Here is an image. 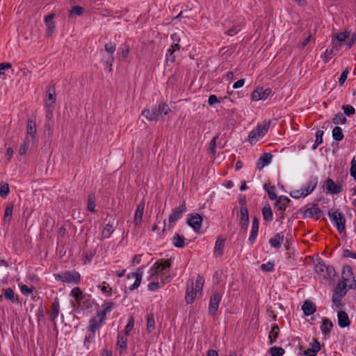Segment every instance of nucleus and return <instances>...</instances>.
I'll return each instance as SVG.
<instances>
[{
  "label": "nucleus",
  "mask_w": 356,
  "mask_h": 356,
  "mask_svg": "<svg viewBox=\"0 0 356 356\" xmlns=\"http://www.w3.org/2000/svg\"><path fill=\"white\" fill-rule=\"evenodd\" d=\"M70 296L75 298L79 305L81 304L82 300L84 298L83 292L79 287L74 288L70 292Z\"/></svg>",
  "instance_id": "nucleus-37"
},
{
  "label": "nucleus",
  "mask_w": 356,
  "mask_h": 356,
  "mask_svg": "<svg viewBox=\"0 0 356 356\" xmlns=\"http://www.w3.org/2000/svg\"><path fill=\"white\" fill-rule=\"evenodd\" d=\"M3 296L6 300H10L13 303L18 300L17 296L11 288H7L3 290Z\"/></svg>",
  "instance_id": "nucleus-36"
},
{
  "label": "nucleus",
  "mask_w": 356,
  "mask_h": 356,
  "mask_svg": "<svg viewBox=\"0 0 356 356\" xmlns=\"http://www.w3.org/2000/svg\"><path fill=\"white\" fill-rule=\"evenodd\" d=\"M186 211V207L185 202H184L178 207L172 210L168 218L169 223L174 224L179 219H180L183 213H184Z\"/></svg>",
  "instance_id": "nucleus-17"
},
{
  "label": "nucleus",
  "mask_w": 356,
  "mask_h": 356,
  "mask_svg": "<svg viewBox=\"0 0 356 356\" xmlns=\"http://www.w3.org/2000/svg\"><path fill=\"white\" fill-rule=\"evenodd\" d=\"M60 313V303L58 298H56L51 304V312L49 314L51 321H54Z\"/></svg>",
  "instance_id": "nucleus-27"
},
{
  "label": "nucleus",
  "mask_w": 356,
  "mask_h": 356,
  "mask_svg": "<svg viewBox=\"0 0 356 356\" xmlns=\"http://www.w3.org/2000/svg\"><path fill=\"white\" fill-rule=\"evenodd\" d=\"M105 51L108 54V57L106 60L104 61V65L106 68L108 69V71H112V65L114 62L113 54L116 49V44L113 42H108L105 44Z\"/></svg>",
  "instance_id": "nucleus-9"
},
{
  "label": "nucleus",
  "mask_w": 356,
  "mask_h": 356,
  "mask_svg": "<svg viewBox=\"0 0 356 356\" xmlns=\"http://www.w3.org/2000/svg\"><path fill=\"white\" fill-rule=\"evenodd\" d=\"M344 296L345 295H343V293L341 294L338 293L337 292H334L332 297V300L335 307L338 308L341 307V300Z\"/></svg>",
  "instance_id": "nucleus-52"
},
{
  "label": "nucleus",
  "mask_w": 356,
  "mask_h": 356,
  "mask_svg": "<svg viewBox=\"0 0 356 356\" xmlns=\"http://www.w3.org/2000/svg\"><path fill=\"white\" fill-rule=\"evenodd\" d=\"M324 131L322 130H318L316 133V140L312 146V149H316L323 143V136Z\"/></svg>",
  "instance_id": "nucleus-50"
},
{
  "label": "nucleus",
  "mask_w": 356,
  "mask_h": 356,
  "mask_svg": "<svg viewBox=\"0 0 356 356\" xmlns=\"http://www.w3.org/2000/svg\"><path fill=\"white\" fill-rule=\"evenodd\" d=\"M348 289H350L349 286L345 285V283L341 281L340 282L338 283L334 290V292L346 295Z\"/></svg>",
  "instance_id": "nucleus-55"
},
{
  "label": "nucleus",
  "mask_w": 356,
  "mask_h": 356,
  "mask_svg": "<svg viewBox=\"0 0 356 356\" xmlns=\"http://www.w3.org/2000/svg\"><path fill=\"white\" fill-rule=\"evenodd\" d=\"M218 138V136H216L212 138L210 142L209 147L208 148V152L211 154H216V141Z\"/></svg>",
  "instance_id": "nucleus-61"
},
{
  "label": "nucleus",
  "mask_w": 356,
  "mask_h": 356,
  "mask_svg": "<svg viewBox=\"0 0 356 356\" xmlns=\"http://www.w3.org/2000/svg\"><path fill=\"white\" fill-rule=\"evenodd\" d=\"M336 51L334 49H333V47H332V49H326L323 57V59L324 62L326 63H327L333 56V53Z\"/></svg>",
  "instance_id": "nucleus-62"
},
{
  "label": "nucleus",
  "mask_w": 356,
  "mask_h": 356,
  "mask_svg": "<svg viewBox=\"0 0 356 356\" xmlns=\"http://www.w3.org/2000/svg\"><path fill=\"white\" fill-rule=\"evenodd\" d=\"M325 268L326 265L321 261H318L315 264V270L316 273L322 275L323 277H326V275L325 273Z\"/></svg>",
  "instance_id": "nucleus-44"
},
{
  "label": "nucleus",
  "mask_w": 356,
  "mask_h": 356,
  "mask_svg": "<svg viewBox=\"0 0 356 356\" xmlns=\"http://www.w3.org/2000/svg\"><path fill=\"white\" fill-rule=\"evenodd\" d=\"M332 326V323L330 320L324 319L321 325V330L324 334H326L331 331Z\"/></svg>",
  "instance_id": "nucleus-42"
},
{
  "label": "nucleus",
  "mask_w": 356,
  "mask_h": 356,
  "mask_svg": "<svg viewBox=\"0 0 356 356\" xmlns=\"http://www.w3.org/2000/svg\"><path fill=\"white\" fill-rule=\"evenodd\" d=\"M259 224L258 220L256 218H254L252 220V229L250 236L248 238V241L250 244H253L257 237L259 232Z\"/></svg>",
  "instance_id": "nucleus-26"
},
{
  "label": "nucleus",
  "mask_w": 356,
  "mask_h": 356,
  "mask_svg": "<svg viewBox=\"0 0 356 356\" xmlns=\"http://www.w3.org/2000/svg\"><path fill=\"white\" fill-rule=\"evenodd\" d=\"M47 97L45 101V106L47 110V117L51 118L52 115V111L54 108L56 102V92L54 89H48Z\"/></svg>",
  "instance_id": "nucleus-15"
},
{
  "label": "nucleus",
  "mask_w": 356,
  "mask_h": 356,
  "mask_svg": "<svg viewBox=\"0 0 356 356\" xmlns=\"http://www.w3.org/2000/svg\"><path fill=\"white\" fill-rule=\"evenodd\" d=\"M302 310L305 315L310 316L316 312V307L312 301L305 300L302 306Z\"/></svg>",
  "instance_id": "nucleus-29"
},
{
  "label": "nucleus",
  "mask_w": 356,
  "mask_h": 356,
  "mask_svg": "<svg viewBox=\"0 0 356 356\" xmlns=\"http://www.w3.org/2000/svg\"><path fill=\"white\" fill-rule=\"evenodd\" d=\"M241 218L240 223L241 227L245 231L248 229L249 225V214L246 206H241L240 209Z\"/></svg>",
  "instance_id": "nucleus-22"
},
{
  "label": "nucleus",
  "mask_w": 356,
  "mask_h": 356,
  "mask_svg": "<svg viewBox=\"0 0 356 356\" xmlns=\"http://www.w3.org/2000/svg\"><path fill=\"white\" fill-rule=\"evenodd\" d=\"M97 287L105 296L111 297L112 296L113 289L106 282H102L97 286Z\"/></svg>",
  "instance_id": "nucleus-34"
},
{
  "label": "nucleus",
  "mask_w": 356,
  "mask_h": 356,
  "mask_svg": "<svg viewBox=\"0 0 356 356\" xmlns=\"http://www.w3.org/2000/svg\"><path fill=\"white\" fill-rule=\"evenodd\" d=\"M57 281L71 285L79 284L81 282L80 274L75 270H66L54 275Z\"/></svg>",
  "instance_id": "nucleus-5"
},
{
  "label": "nucleus",
  "mask_w": 356,
  "mask_h": 356,
  "mask_svg": "<svg viewBox=\"0 0 356 356\" xmlns=\"http://www.w3.org/2000/svg\"><path fill=\"white\" fill-rule=\"evenodd\" d=\"M105 321L106 319L97 312L95 316L89 321L88 331L95 334V332L101 327Z\"/></svg>",
  "instance_id": "nucleus-14"
},
{
  "label": "nucleus",
  "mask_w": 356,
  "mask_h": 356,
  "mask_svg": "<svg viewBox=\"0 0 356 356\" xmlns=\"http://www.w3.org/2000/svg\"><path fill=\"white\" fill-rule=\"evenodd\" d=\"M84 12V8L81 6H73L70 10L69 17L70 18H76L78 16H81L83 15Z\"/></svg>",
  "instance_id": "nucleus-38"
},
{
  "label": "nucleus",
  "mask_w": 356,
  "mask_h": 356,
  "mask_svg": "<svg viewBox=\"0 0 356 356\" xmlns=\"http://www.w3.org/2000/svg\"><path fill=\"white\" fill-rule=\"evenodd\" d=\"M19 288L21 293L26 296H29L35 290L34 286H29L26 284L19 285Z\"/></svg>",
  "instance_id": "nucleus-56"
},
{
  "label": "nucleus",
  "mask_w": 356,
  "mask_h": 356,
  "mask_svg": "<svg viewBox=\"0 0 356 356\" xmlns=\"http://www.w3.org/2000/svg\"><path fill=\"white\" fill-rule=\"evenodd\" d=\"M10 192L9 186L6 183L1 184L0 185V196L3 198H6Z\"/></svg>",
  "instance_id": "nucleus-57"
},
{
  "label": "nucleus",
  "mask_w": 356,
  "mask_h": 356,
  "mask_svg": "<svg viewBox=\"0 0 356 356\" xmlns=\"http://www.w3.org/2000/svg\"><path fill=\"white\" fill-rule=\"evenodd\" d=\"M262 214L264 220L270 222L273 220V211L269 206L262 209Z\"/></svg>",
  "instance_id": "nucleus-48"
},
{
  "label": "nucleus",
  "mask_w": 356,
  "mask_h": 356,
  "mask_svg": "<svg viewBox=\"0 0 356 356\" xmlns=\"http://www.w3.org/2000/svg\"><path fill=\"white\" fill-rule=\"evenodd\" d=\"M350 174L354 179H356V160L355 158L351 161Z\"/></svg>",
  "instance_id": "nucleus-64"
},
{
  "label": "nucleus",
  "mask_w": 356,
  "mask_h": 356,
  "mask_svg": "<svg viewBox=\"0 0 356 356\" xmlns=\"http://www.w3.org/2000/svg\"><path fill=\"white\" fill-rule=\"evenodd\" d=\"M155 327V321L153 314H149L147 318V330L149 332H152Z\"/></svg>",
  "instance_id": "nucleus-54"
},
{
  "label": "nucleus",
  "mask_w": 356,
  "mask_h": 356,
  "mask_svg": "<svg viewBox=\"0 0 356 356\" xmlns=\"http://www.w3.org/2000/svg\"><path fill=\"white\" fill-rule=\"evenodd\" d=\"M332 137L337 141L342 140L344 137L342 129L339 127H334L332 129Z\"/></svg>",
  "instance_id": "nucleus-43"
},
{
  "label": "nucleus",
  "mask_w": 356,
  "mask_h": 356,
  "mask_svg": "<svg viewBox=\"0 0 356 356\" xmlns=\"http://www.w3.org/2000/svg\"><path fill=\"white\" fill-rule=\"evenodd\" d=\"M170 259H159L148 270V280H160L162 285L169 282V269L171 267Z\"/></svg>",
  "instance_id": "nucleus-1"
},
{
  "label": "nucleus",
  "mask_w": 356,
  "mask_h": 356,
  "mask_svg": "<svg viewBox=\"0 0 356 356\" xmlns=\"http://www.w3.org/2000/svg\"><path fill=\"white\" fill-rule=\"evenodd\" d=\"M172 242L177 248H183L185 245L184 238L178 234L173 236Z\"/></svg>",
  "instance_id": "nucleus-41"
},
{
  "label": "nucleus",
  "mask_w": 356,
  "mask_h": 356,
  "mask_svg": "<svg viewBox=\"0 0 356 356\" xmlns=\"http://www.w3.org/2000/svg\"><path fill=\"white\" fill-rule=\"evenodd\" d=\"M350 37V31H344L340 33H334L332 34L331 46L336 51L341 49L343 43H346Z\"/></svg>",
  "instance_id": "nucleus-7"
},
{
  "label": "nucleus",
  "mask_w": 356,
  "mask_h": 356,
  "mask_svg": "<svg viewBox=\"0 0 356 356\" xmlns=\"http://www.w3.org/2000/svg\"><path fill=\"white\" fill-rule=\"evenodd\" d=\"M170 111V108L167 104L161 102L151 109H145L142 112V115L149 121H158L163 115H167Z\"/></svg>",
  "instance_id": "nucleus-2"
},
{
  "label": "nucleus",
  "mask_w": 356,
  "mask_h": 356,
  "mask_svg": "<svg viewBox=\"0 0 356 356\" xmlns=\"http://www.w3.org/2000/svg\"><path fill=\"white\" fill-rule=\"evenodd\" d=\"M290 200L285 196H280L276 199L275 208L276 209V214L280 216V218H284V212L288 207Z\"/></svg>",
  "instance_id": "nucleus-10"
},
{
  "label": "nucleus",
  "mask_w": 356,
  "mask_h": 356,
  "mask_svg": "<svg viewBox=\"0 0 356 356\" xmlns=\"http://www.w3.org/2000/svg\"><path fill=\"white\" fill-rule=\"evenodd\" d=\"M13 211V204L12 203H10L7 204L5 213H4V217H3V221L5 222L9 223L12 219V214Z\"/></svg>",
  "instance_id": "nucleus-39"
},
{
  "label": "nucleus",
  "mask_w": 356,
  "mask_h": 356,
  "mask_svg": "<svg viewBox=\"0 0 356 356\" xmlns=\"http://www.w3.org/2000/svg\"><path fill=\"white\" fill-rule=\"evenodd\" d=\"M204 284V279L202 275H198L195 280V289L200 293V296H202V291Z\"/></svg>",
  "instance_id": "nucleus-47"
},
{
  "label": "nucleus",
  "mask_w": 356,
  "mask_h": 356,
  "mask_svg": "<svg viewBox=\"0 0 356 356\" xmlns=\"http://www.w3.org/2000/svg\"><path fill=\"white\" fill-rule=\"evenodd\" d=\"M222 101L218 99L216 95H211L208 98V104L211 106H214L216 104L221 103Z\"/></svg>",
  "instance_id": "nucleus-63"
},
{
  "label": "nucleus",
  "mask_w": 356,
  "mask_h": 356,
  "mask_svg": "<svg viewBox=\"0 0 356 356\" xmlns=\"http://www.w3.org/2000/svg\"><path fill=\"white\" fill-rule=\"evenodd\" d=\"M318 184V178L316 177H311L307 182L301 188L293 191L290 194L295 199L305 197L312 193L315 189Z\"/></svg>",
  "instance_id": "nucleus-3"
},
{
  "label": "nucleus",
  "mask_w": 356,
  "mask_h": 356,
  "mask_svg": "<svg viewBox=\"0 0 356 356\" xmlns=\"http://www.w3.org/2000/svg\"><path fill=\"white\" fill-rule=\"evenodd\" d=\"M264 188L267 191L270 199L276 200L277 198L275 193V187L274 186H270L269 184H265Z\"/></svg>",
  "instance_id": "nucleus-45"
},
{
  "label": "nucleus",
  "mask_w": 356,
  "mask_h": 356,
  "mask_svg": "<svg viewBox=\"0 0 356 356\" xmlns=\"http://www.w3.org/2000/svg\"><path fill=\"white\" fill-rule=\"evenodd\" d=\"M54 15L50 14L44 17V20L47 26V33L49 36L55 30L56 25L54 22Z\"/></svg>",
  "instance_id": "nucleus-25"
},
{
  "label": "nucleus",
  "mask_w": 356,
  "mask_h": 356,
  "mask_svg": "<svg viewBox=\"0 0 356 356\" xmlns=\"http://www.w3.org/2000/svg\"><path fill=\"white\" fill-rule=\"evenodd\" d=\"M332 122L335 124H344L347 122V119L341 113H337L333 118Z\"/></svg>",
  "instance_id": "nucleus-46"
},
{
  "label": "nucleus",
  "mask_w": 356,
  "mask_h": 356,
  "mask_svg": "<svg viewBox=\"0 0 356 356\" xmlns=\"http://www.w3.org/2000/svg\"><path fill=\"white\" fill-rule=\"evenodd\" d=\"M284 238L282 233L276 234L273 238L269 240V243L271 247L279 248Z\"/></svg>",
  "instance_id": "nucleus-31"
},
{
  "label": "nucleus",
  "mask_w": 356,
  "mask_h": 356,
  "mask_svg": "<svg viewBox=\"0 0 356 356\" xmlns=\"http://www.w3.org/2000/svg\"><path fill=\"white\" fill-rule=\"evenodd\" d=\"M272 155L270 154H264L258 160L257 167L261 170L264 166L268 165L271 162Z\"/></svg>",
  "instance_id": "nucleus-33"
},
{
  "label": "nucleus",
  "mask_w": 356,
  "mask_h": 356,
  "mask_svg": "<svg viewBox=\"0 0 356 356\" xmlns=\"http://www.w3.org/2000/svg\"><path fill=\"white\" fill-rule=\"evenodd\" d=\"M321 213V210L318 207L316 204H312L309 207L305 209L303 213V217L305 218H314L316 217L318 218V216Z\"/></svg>",
  "instance_id": "nucleus-23"
},
{
  "label": "nucleus",
  "mask_w": 356,
  "mask_h": 356,
  "mask_svg": "<svg viewBox=\"0 0 356 356\" xmlns=\"http://www.w3.org/2000/svg\"><path fill=\"white\" fill-rule=\"evenodd\" d=\"M95 334L92 332H89V334L85 337L83 341V346L88 350L90 349V345L92 343L95 341Z\"/></svg>",
  "instance_id": "nucleus-49"
},
{
  "label": "nucleus",
  "mask_w": 356,
  "mask_h": 356,
  "mask_svg": "<svg viewBox=\"0 0 356 356\" xmlns=\"http://www.w3.org/2000/svg\"><path fill=\"white\" fill-rule=\"evenodd\" d=\"M145 209V202L144 201H141L137 206L135 213H134V218L133 220V223L135 226L139 225L143 219V212Z\"/></svg>",
  "instance_id": "nucleus-21"
},
{
  "label": "nucleus",
  "mask_w": 356,
  "mask_h": 356,
  "mask_svg": "<svg viewBox=\"0 0 356 356\" xmlns=\"http://www.w3.org/2000/svg\"><path fill=\"white\" fill-rule=\"evenodd\" d=\"M36 134V124L33 119L29 118L27 120L26 126V140L33 141Z\"/></svg>",
  "instance_id": "nucleus-19"
},
{
  "label": "nucleus",
  "mask_w": 356,
  "mask_h": 356,
  "mask_svg": "<svg viewBox=\"0 0 356 356\" xmlns=\"http://www.w3.org/2000/svg\"><path fill=\"white\" fill-rule=\"evenodd\" d=\"M103 310L101 312H97L102 316H103L105 319L106 318L107 313L110 312L113 307V303L111 302H104L102 305Z\"/></svg>",
  "instance_id": "nucleus-40"
},
{
  "label": "nucleus",
  "mask_w": 356,
  "mask_h": 356,
  "mask_svg": "<svg viewBox=\"0 0 356 356\" xmlns=\"http://www.w3.org/2000/svg\"><path fill=\"white\" fill-rule=\"evenodd\" d=\"M311 346V348L304 352L305 356H316L321 349V344L316 339H313Z\"/></svg>",
  "instance_id": "nucleus-24"
},
{
  "label": "nucleus",
  "mask_w": 356,
  "mask_h": 356,
  "mask_svg": "<svg viewBox=\"0 0 356 356\" xmlns=\"http://www.w3.org/2000/svg\"><path fill=\"white\" fill-rule=\"evenodd\" d=\"M270 125V120L259 124L254 129L249 133L248 140L252 144L261 140L268 132Z\"/></svg>",
  "instance_id": "nucleus-4"
},
{
  "label": "nucleus",
  "mask_w": 356,
  "mask_h": 356,
  "mask_svg": "<svg viewBox=\"0 0 356 356\" xmlns=\"http://www.w3.org/2000/svg\"><path fill=\"white\" fill-rule=\"evenodd\" d=\"M143 277V271L140 269H138L136 272H132L127 275V280H134V282L133 284H130L129 286V289L131 291H134L138 289L141 283Z\"/></svg>",
  "instance_id": "nucleus-13"
},
{
  "label": "nucleus",
  "mask_w": 356,
  "mask_h": 356,
  "mask_svg": "<svg viewBox=\"0 0 356 356\" xmlns=\"http://www.w3.org/2000/svg\"><path fill=\"white\" fill-rule=\"evenodd\" d=\"M187 222L195 232H199L202 227V218L200 214L195 213L188 218Z\"/></svg>",
  "instance_id": "nucleus-18"
},
{
  "label": "nucleus",
  "mask_w": 356,
  "mask_h": 356,
  "mask_svg": "<svg viewBox=\"0 0 356 356\" xmlns=\"http://www.w3.org/2000/svg\"><path fill=\"white\" fill-rule=\"evenodd\" d=\"M193 285L194 284L192 280L187 282L185 300L188 304H192L197 297L200 296V293L194 289Z\"/></svg>",
  "instance_id": "nucleus-12"
},
{
  "label": "nucleus",
  "mask_w": 356,
  "mask_h": 356,
  "mask_svg": "<svg viewBox=\"0 0 356 356\" xmlns=\"http://www.w3.org/2000/svg\"><path fill=\"white\" fill-rule=\"evenodd\" d=\"M270 356H282L285 351L282 347L273 346L270 348Z\"/></svg>",
  "instance_id": "nucleus-53"
},
{
  "label": "nucleus",
  "mask_w": 356,
  "mask_h": 356,
  "mask_svg": "<svg viewBox=\"0 0 356 356\" xmlns=\"http://www.w3.org/2000/svg\"><path fill=\"white\" fill-rule=\"evenodd\" d=\"M341 282H344L345 285L349 286V289L355 287L356 281L351 266L348 265L343 266L342 269Z\"/></svg>",
  "instance_id": "nucleus-8"
},
{
  "label": "nucleus",
  "mask_w": 356,
  "mask_h": 356,
  "mask_svg": "<svg viewBox=\"0 0 356 356\" xmlns=\"http://www.w3.org/2000/svg\"><path fill=\"white\" fill-rule=\"evenodd\" d=\"M87 208L89 211L95 212V197L93 195L88 197Z\"/></svg>",
  "instance_id": "nucleus-60"
},
{
  "label": "nucleus",
  "mask_w": 356,
  "mask_h": 356,
  "mask_svg": "<svg viewBox=\"0 0 356 356\" xmlns=\"http://www.w3.org/2000/svg\"><path fill=\"white\" fill-rule=\"evenodd\" d=\"M127 338L126 334L124 336L119 335L118 337L117 346L118 348H120L122 350L127 349Z\"/></svg>",
  "instance_id": "nucleus-51"
},
{
  "label": "nucleus",
  "mask_w": 356,
  "mask_h": 356,
  "mask_svg": "<svg viewBox=\"0 0 356 356\" xmlns=\"http://www.w3.org/2000/svg\"><path fill=\"white\" fill-rule=\"evenodd\" d=\"M325 188L329 194H338L342 191L341 185L336 184L330 178L327 179L325 181Z\"/></svg>",
  "instance_id": "nucleus-20"
},
{
  "label": "nucleus",
  "mask_w": 356,
  "mask_h": 356,
  "mask_svg": "<svg viewBox=\"0 0 356 356\" xmlns=\"http://www.w3.org/2000/svg\"><path fill=\"white\" fill-rule=\"evenodd\" d=\"M151 281L152 282L147 286V289L149 291H154L163 286V285H162L161 282H159V280H151Z\"/></svg>",
  "instance_id": "nucleus-58"
},
{
  "label": "nucleus",
  "mask_w": 356,
  "mask_h": 356,
  "mask_svg": "<svg viewBox=\"0 0 356 356\" xmlns=\"http://www.w3.org/2000/svg\"><path fill=\"white\" fill-rule=\"evenodd\" d=\"M342 109L347 116H351L355 113V108L350 104L343 105Z\"/></svg>",
  "instance_id": "nucleus-59"
},
{
  "label": "nucleus",
  "mask_w": 356,
  "mask_h": 356,
  "mask_svg": "<svg viewBox=\"0 0 356 356\" xmlns=\"http://www.w3.org/2000/svg\"><path fill=\"white\" fill-rule=\"evenodd\" d=\"M221 299L222 294L220 293L213 292L211 294L209 305V312L211 315L214 316L216 314Z\"/></svg>",
  "instance_id": "nucleus-11"
},
{
  "label": "nucleus",
  "mask_w": 356,
  "mask_h": 356,
  "mask_svg": "<svg viewBox=\"0 0 356 356\" xmlns=\"http://www.w3.org/2000/svg\"><path fill=\"white\" fill-rule=\"evenodd\" d=\"M114 232L113 225L111 222L106 224L101 232V240L108 238Z\"/></svg>",
  "instance_id": "nucleus-32"
},
{
  "label": "nucleus",
  "mask_w": 356,
  "mask_h": 356,
  "mask_svg": "<svg viewBox=\"0 0 356 356\" xmlns=\"http://www.w3.org/2000/svg\"><path fill=\"white\" fill-rule=\"evenodd\" d=\"M280 329L277 325L273 324L271 327V330L268 335L269 343L273 344L276 341L277 338L279 336Z\"/></svg>",
  "instance_id": "nucleus-35"
},
{
  "label": "nucleus",
  "mask_w": 356,
  "mask_h": 356,
  "mask_svg": "<svg viewBox=\"0 0 356 356\" xmlns=\"http://www.w3.org/2000/svg\"><path fill=\"white\" fill-rule=\"evenodd\" d=\"M225 239L218 238L214 247L213 254L215 257L221 256L223 254Z\"/></svg>",
  "instance_id": "nucleus-30"
},
{
  "label": "nucleus",
  "mask_w": 356,
  "mask_h": 356,
  "mask_svg": "<svg viewBox=\"0 0 356 356\" xmlns=\"http://www.w3.org/2000/svg\"><path fill=\"white\" fill-rule=\"evenodd\" d=\"M271 93V89L268 88L264 89L263 88H258L254 90L251 95V99L254 102L259 100H265Z\"/></svg>",
  "instance_id": "nucleus-16"
},
{
  "label": "nucleus",
  "mask_w": 356,
  "mask_h": 356,
  "mask_svg": "<svg viewBox=\"0 0 356 356\" xmlns=\"http://www.w3.org/2000/svg\"><path fill=\"white\" fill-rule=\"evenodd\" d=\"M330 221L335 226L339 233L344 232L346 220L342 213L339 210H330L328 212Z\"/></svg>",
  "instance_id": "nucleus-6"
},
{
  "label": "nucleus",
  "mask_w": 356,
  "mask_h": 356,
  "mask_svg": "<svg viewBox=\"0 0 356 356\" xmlns=\"http://www.w3.org/2000/svg\"><path fill=\"white\" fill-rule=\"evenodd\" d=\"M338 324L341 327H348L350 324L348 314L343 311H339L337 314Z\"/></svg>",
  "instance_id": "nucleus-28"
}]
</instances>
